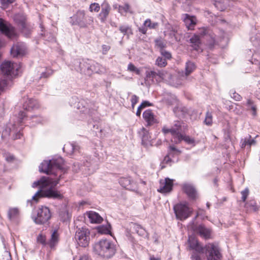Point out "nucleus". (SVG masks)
<instances>
[{
    "instance_id": "obj_46",
    "label": "nucleus",
    "mask_w": 260,
    "mask_h": 260,
    "mask_svg": "<svg viewBox=\"0 0 260 260\" xmlns=\"http://www.w3.org/2000/svg\"><path fill=\"white\" fill-rule=\"evenodd\" d=\"M89 9L90 12H98L100 10V6L98 3H92L90 4Z\"/></svg>"
},
{
    "instance_id": "obj_48",
    "label": "nucleus",
    "mask_w": 260,
    "mask_h": 260,
    "mask_svg": "<svg viewBox=\"0 0 260 260\" xmlns=\"http://www.w3.org/2000/svg\"><path fill=\"white\" fill-rule=\"evenodd\" d=\"M162 131L164 134L170 133L173 137L172 140H174V133H176V129H172V127L171 128H168L164 126L162 129Z\"/></svg>"
},
{
    "instance_id": "obj_6",
    "label": "nucleus",
    "mask_w": 260,
    "mask_h": 260,
    "mask_svg": "<svg viewBox=\"0 0 260 260\" xmlns=\"http://www.w3.org/2000/svg\"><path fill=\"white\" fill-rule=\"evenodd\" d=\"M94 252L107 258L112 257L116 251V245H93Z\"/></svg>"
},
{
    "instance_id": "obj_7",
    "label": "nucleus",
    "mask_w": 260,
    "mask_h": 260,
    "mask_svg": "<svg viewBox=\"0 0 260 260\" xmlns=\"http://www.w3.org/2000/svg\"><path fill=\"white\" fill-rule=\"evenodd\" d=\"M173 209L176 218L180 220L187 219L192 213L191 209L186 203L177 204L174 206Z\"/></svg>"
},
{
    "instance_id": "obj_11",
    "label": "nucleus",
    "mask_w": 260,
    "mask_h": 260,
    "mask_svg": "<svg viewBox=\"0 0 260 260\" xmlns=\"http://www.w3.org/2000/svg\"><path fill=\"white\" fill-rule=\"evenodd\" d=\"M26 46L22 42L15 44L11 49V54L13 57L23 55L25 53Z\"/></svg>"
},
{
    "instance_id": "obj_3",
    "label": "nucleus",
    "mask_w": 260,
    "mask_h": 260,
    "mask_svg": "<svg viewBox=\"0 0 260 260\" xmlns=\"http://www.w3.org/2000/svg\"><path fill=\"white\" fill-rule=\"evenodd\" d=\"M75 70L88 76L92 73L104 74L106 68L98 62L92 60H77L74 63Z\"/></svg>"
},
{
    "instance_id": "obj_8",
    "label": "nucleus",
    "mask_w": 260,
    "mask_h": 260,
    "mask_svg": "<svg viewBox=\"0 0 260 260\" xmlns=\"http://www.w3.org/2000/svg\"><path fill=\"white\" fill-rule=\"evenodd\" d=\"M0 69L3 74L13 77L18 75L19 67L16 63L7 61L2 64Z\"/></svg>"
},
{
    "instance_id": "obj_63",
    "label": "nucleus",
    "mask_w": 260,
    "mask_h": 260,
    "mask_svg": "<svg viewBox=\"0 0 260 260\" xmlns=\"http://www.w3.org/2000/svg\"><path fill=\"white\" fill-rule=\"evenodd\" d=\"M15 1V0H1L3 5H8L14 2Z\"/></svg>"
},
{
    "instance_id": "obj_61",
    "label": "nucleus",
    "mask_w": 260,
    "mask_h": 260,
    "mask_svg": "<svg viewBox=\"0 0 260 260\" xmlns=\"http://www.w3.org/2000/svg\"><path fill=\"white\" fill-rule=\"evenodd\" d=\"M189 244H200L194 237H190L188 239Z\"/></svg>"
},
{
    "instance_id": "obj_62",
    "label": "nucleus",
    "mask_w": 260,
    "mask_h": 260,
    "mask_svg": "<svg viewBox=\"0 0 260 260\" xmlns=\"http://www.w3.org/2000/svg\"><path fill=\"white\" fill-rule=\"evenodd\" d=\"M32 122H36V123H41L42 121V118L40 117H37L36 116H32Z\"/></svg>"
},
{
    "instance_id": "obj_9",
    "label": "nucleus",
    "mask_w": 260,
    "mask_h": 260,
    "mask_svg": "<svg viewBox=\"0 0 260 260\" xmlns=\"http://www.w3.org/2000/svg\"><path fill=\"white\" fill-rule=\"evenodd\" d=\"M0 31L10 39L17 37L16 29L10 23L0 18Z\"/></svg>"
},
{
    "instance_id": "obj_55",
    "label": "nucleus",
    "mask_w": 260,
    "mask_h": 260,
    "mask_svg": "<svg viewBox=\"0 0 260 260\" xmlns=\"http://www.w3.org/2000/svg\"><path fill=\"white\" fill-rule=\"evenodd\" d=\"M177 31L175 28H174L172 27L170 31V32L169 33V35L171 38H174L175 40L176 41H177V37H176V34L177 33Z\"/></svg>"
},
{
    "instance_id": "obj_54",
    "label": "nucleus",
    "mask_w": 260,
    "mask_h": 260,
    "mask_svg": "<svg viewBox=\"0 0 260 260\" xmlns=\"http://www.w3.org/2000/svg\"><path fill=\"white\" fill-rule=\"evenodd\" d=\"M127 69L128 71L131 72H136L137 74H139V70L136 68V67L132 63H130L128 65Z\"/></svg>"
},
{
    "instance_id": "obj_14",
    "label": "nucleus",
    "mask_w": 260,
    "mask_h": 260,
    "mask_svg": "<svg viewBox=\"0 0 260 260\" xmlns=\"http://www.w3.org/2000/svg\"><path fill=\"white\" fill-rule=\"evenodd\" d=\"M192 229L194 231L198 233L204 239L211 238V230L210 229L206 228L204 225L200 224L198 226H193Z\"/></svg>"
},
{
    "instance_id": "obj_32",
    "label": "nucleus",
    "mask_w": 260,
    "mask_h": 260,
    "mask_svg": "<svg viewBox=\"0 0 260 260\" xmlns=\"http://www.w3.org/2000/svg\"><path fill=\"white\" fill-rule=\"evenodd\" d=\"M251 138V136H248V138H245L244 139H242L241 141V148H244L246 145H248L250 147L251 145L255 144V141L254 139H250Z\"/></svg>"
},
{
    "instance_id": "obj_53",
    "label": "nucleus",
    "mask_w": 260,
    "mask_h": 260,
    "mask_svg": "<svg viewBox=\"0 0 260 260\" xmlns=\"http://www.w3.org/2000/svg\"><path fill=\"white\" fill-rule=\"evenodd\" d=\"M139 100V97L137 96L136 95H133L132 96V98L131 100V102L132 103V107L134 109L135 105L138 103Z\"/></svg>"
},
{
    "instance_id": "obj_21",
    "label": "nucleus",
    "mask_w": 260,
    "mask_h": 260,
    "mask_svg": "<svg viewBox=\"0 0 260 260\" xmlns=\"http://www.w3.org/2000/svg\"><path fill=\"white\" fill-rule=\"evenodd\" d=\"M182 140L184 141L188 144H193L194 143V140L193 139L190 138L188 136L182 134L179 135V136H177V137H175V139L172 140V141L175 144H179Z\"/></svg>"
},
{
    "instance_id": "obj_39",
    "label": "nucleus",
    "mask_w": 260,
    "mask_h": 260,
    "mask_svg": "<svg viewBox=\"0 0 260 260\" xmlns=\"http://www.w3.org/2000/svg\"><path fill=\"white\" fill-rule=\"evenodd\" d=\"M19 27L22 33H23L26 37H28L29 36L30 34V27L27 23Z\"/></svg>"
},
{
    "instance_id": "obj_20",
    "label": "nucleus",
    "mask_w": 260,
    "mask_h": 260,
    "mask_svg": "<svg viewBox=\"0 0 260 260\" xmlns=\"http://www.w3.org/2000/svg\"><path fill=\"white\" fill-rule=\"evenodd\" d=\"M80 147L75 143H68L66 144L63 148V150L66 152L68 154H72L73 153L79 152Z\"/></svg>"
},
{
    "instance_id": "obj_59",
    "label": "nucleus",
    "mask_w": 260,
    "mask_h": 260,
    "mask_svg": "<svg viewBox=\"0 0 260 260\" xmlns=\"http://www.w3.org/2000/svg\"><path fill=\"white\" fill-rule=\"evenodd\" d=\"M37 240L40 244H45V236L42 235H40L37 238Z\"/></svg>"
},
{
    "instance_id": "obj_18",
    "label": "nucleus",
    "mask_w": 260,
    "mask_h": 260,
    "mask_svg": "<svg viewBox=\"0 0 260 260\" xmlns=\"http://www.w3.org/2000/svg\"><path fill=\"white\" fill-rule=\"evenodd\" d=\"M143 117L147 123V126H150L158 123L157 120L155 118L153 113L151 110L145 111L143 113Z\"/></svg>"
},
{
    "instance_id": "obj_17",
    "label": "nucleus",
    "mask_w": 260,
    "mask_h": 260,
    "mask_svg": "<svg viewBox=\"0 0 260 260\" xmlns=\"http://www.w3.org/2000/svg\"><path fill=\"white\" fill-rule=\"evenodd\" d=\"M182 189L190 199L192 200L196 199L197 192L193 185L189 183H185L182 185Z\"/></svg>"
},
{
    "instance_id": "obj_60",
    "label": "nucleus",
    "mask_w": 260,
    "mask_h": 260,
    "mask_svg": "<svg viewBox=\"0 0 260 260\" xmlns=\"http://www.w3.org/2000/svg\"><path fill=\"white\" fill-rule=\"evenodd\" d=\"M152 105V104L148 101H145L141 103L140 106L143 109L146 107L151 106Z\"/></svg>"
},
{
    "instance_id": "obj_41",
    "label": "nucleus",
    "mask_w": 260,
    "mask_h": 260,
    "mask_svg": "<svg viewBox=\"0 0 260 260\" xmlns=\"http://www.w3.org/2000/svg\"><path fill=\"white\" fill-rule=\"evenodd\" d=\"M157 71H147L146 78L147 80H153L154 79H155L157 81Z\"/></svg>"
},
{
    "instance_id": "obj_51",
    "label": "nucleus",
    "mask_w": 260,
    "mask_h": 260,
    "mask_svg": "<svg viewBox=\"0 0 260 260\" xmlns=\"http://www.w3.org/2000/svg\"><path fill=\"white\" fill-rule=\"evenodd\" d=\"M156 45L160 48V50L164 49L166 47V44L161 40L157 39L155 40Z\"/></svg>"
},
{
    "instance_id": "obj_30",
    "label": "nucleus",
    "mask_w": 260,
    "mask_h": 260,
    "mask_svg": "<svg viewBox=\"0 0 260 260\" xmlns=\"http://www.w3.org/2000/svg\"><path fill=\"white\" fill-rule=\"evenodd\" d=\"M119 30L123 36H126L127 38L133 35V30L131 26L128 25H121L119 27Z\"/></svg>"
},
{
    "instance_id": "obj_16",
    "label": "nucleus",
    "mask_w": 260,
    "mask_h": 260,
    "mask_svg": "<svg viewBox=\"0 0 260 260\" xmlns=\"http://www.w3.org/2000/svg\"><path fill=\"white\" fill-rule=\"evenodd\" d=\"M119 183L124 188L129 190H135L137 185L130 177H121L119 179Z\"/></svg>"
},
{
    "instance_id": "obj_5",
    "label": "nucleus",
    "mask_w": 260,
    "mask_h": 260,
    "mask_svg": "<svg viewBox=\"0 0 260 260\" xmlns=\"http://www.w3.org/2000/svg\"><path fill=\"white\" fill-rule=\"evenodd\" d=\"M51 217L49 208L41 206L38 208L36 214L32 216L33 221L37 224H44L47 223Z\"/></svg>"
},
{
    "instance_id": "obj_47",
    "label": "nucleus",
    "mask_w": 260,
    "mask_h": 260,
    "mask_svg": "<svg viewBox=\"0 0 260 260\" xmlns=\"http://www.w3.org/2000/svg\"><path fill=\"white\" fill-rule=\"evenodd\" d=\"M230 93L231 98L235 101H239L242 99L241 96L234 90H231Z\"/></svg>"
},
{
    "instance_id": "obj_40",
    "label": "nucleus",
    "mask_w": 260,
    "mask_h": 260,
    "mask_svg": "<svg viewBox=\"0 0 260 260\" xmlns=\"http://www.w3.org/2000/svg\"><path fill=\"white\" fill-rule=\"evenodd\" d=\"M251 62L252 64L257 65L260 69V53H254L252 55Z\"/></svg>"
},
{
    "instance_id": "obj_4",
    "label": "nucleus",
    "mask_w": 260,
    "mask_h": 260,
    "mask_svg": "<svg viewBox=\"0 0 260 260\" xmlns=\"http://www.w3.org/2000/svg\"><path fill=\"white\" fill-rule=\"evenodd\" d=\"M64 160L60 157L53 158L49 160L43 161L39 166V171L47 175H57V172L63 169Z\"/></svg>"
},
{
    "instance_id": "obj_64",
    "label": "nucleus",
    "mask_w": 260,
    "mask_h": 260,
    "mask_svg": "<svg viewBox=\"0 0 260 260\" xmlns=\"http://www.w3.org/2000/svg\"><path fill=\"white\" fill-rule=\"evenodd\" d=\"M258 89L256 90L255 95L257 98L260 100V81L257 84Z\"/></svg>"
},
{
    "instance_id": "obj_35",
    "label": "nucleus",
    "mask_w": 260,
    "mask_h": 260,
    "mask_svg": "<svg viewBox=\"0 0 260 260\" xmlns=\"http://www.w3.org/2000/svg\"><path fill=\"white\" fill-rule=\"evenodd\" d=\"M181 122L179 121H175L173 126L172 127V129H176V133H174V138L179 136V135L181 134L182 125Z\"/></svg>"
},
{
    "instance_id": "obj_22",
    "label": "nucleus",
    "mask_w": 260,
    "mask_h": 260,
    "mask_svg": "<svg viewBox=\"0 0 260 260\" xmlns=\"http://www.w3.org/2000/svg\"><path fill=\"white\" fill-rule=\"evenodd\" d=\"M183 20L188 29H192L196 25V18L187 14L183 15Z\"/></svg>"
},
{
    "instance_id": "obj_56",
    "label": "nucleus",
    "mask_w": 260,
    "mask_h": 260,
    "mask_svg": "<svg viewBox=\"0 0 260 260\" xmlns=\"http://www.w3.org/2000/svg\"><path fill=\"white\" fill-rule=\"evenodd\" d=\"M1 260H12L10 253L8 251H5Z\"/></svg>"
},
{
    "instance_id": "obj_10",
    "label": "nucleus",
    "mask_w": 260,
    "mask_h": 260,
    "mask_svg": "<svg viewBox=\"0 0 260 260\" xmlns=\"http://www.w3.org/2000/svg\"><path fill=\"white\" fill-rule=\"evenodd\" d=\"M71 23L72 25H78L80 27H86L87 25V17L84 11H78L76 13L71 17Z\"/></svg>"
},
{
    "instance_id": "obj_45",
    "label": "nucleus",
    "mask_w": 260,
    "mask_h": 260,
    "mask_svg": "<svg viewBox=\"0 0 260 260\" xmlns=\"http://www.w3.org/2000/svg\"><path fill=\"white\" fill-rule=\"evenodd\" d=\"M144 25L146 27H148L149 28L153 29L155 28L158 25V23L157 22H151L150 19H147L146 20L144 23Z\"/></svg>"
},
{
    "instance_id": "obj_42",
    "label": "nucleus",
    "mask_w": 260,
    "mask_h": 260,
    "mask_svg": "<svg viewBox=\"0 0 260 260\" xmlns=\"http://www.w3.org/2000/svg\"><path fill=\"white\" fill-rule=\"evenodd\" d=\"M111 228V225L110 224H108L106 226L101 225L98 227V231L101 234H107L110 232V228Z\"/></svg>"
},
{
    "instance_id": "obj_28",
    "label": "nucleus",
    "mask_w": 260,
    "mask_h": 260,
    "mask_svg": "<svg viewBox=\"0 0 260 260\" xmlns=\"http://www.w3.org/2000/svg\"><path fill=\"white\" fill-rule=\"evenodd\" d=\"M139 133L142 139V144L147 145L148 142H150L151 139L148 131L145 128H142Z\"/></svg>"
},
{
    "instance_id": "obj_2",
    "label": "nucleus",
    "mask_w": 260,
    "mask_h": 260,
    "mask_svg": "<svg viewBox=\"0 0 260 260\" xmlns=\"http://www.w3.org/2000/svg\"><path fill=\"white\" fill-rule=\"evenodd\" d=\"M191 260H221L220 249L216 245H189Z\"/></svg>"
},
{
    "instance_id": "obj_49",
    "label": "nucleus",
    "mask_w": 260,
    "mask_h": 260,
    "mask_svg": "<svg viewBox=\"0 0 260 260\" xmlns=\"http://www.w3.org/2000/svg\"><path fill=\"white\" fill-rule=\"evenodd\" d=\"M162 57H164L165 59H170L172 58V55L171 53L169 51H166L165 49H162L160 50Z\"/></svg>"
},
{
    "instance_id": "obj_24",
    "label": "nucleus",
    "mask_w": 260,
    "mask_h": 260,
    "mask_svg": "<svg viewBox=\"0 0 260 260\" xmlns=\"http://www.w3.org/2000/svg\"><path fill=\"white\" fill-rule=\"evenodd\" d=\"M215 7L219 11H222L230 6V0H213Z\"/></svg>"
},
{
    "instance_id": "obj_19",
    "label": "nucleus",
    "mask_w": 260,
    "mask_h": 260,
    "mask_svg": "<svg viewBox=\"0 0 260 260\" xmlns=\"http://www.w3.org/2000/svg\"><path fill=\"white\" fill-rule=\"evenodd\" d=\"M24 109L27 111H30L39 108V104L38 101L32 99H27L23 104Z\"/></svg>"
},
{
    "instance_id": "obj_29",
    "label": "nucleus",
    "mask_w": 260,
    "mask_h": 260,
    "mask_svg": "<svg viewBox=\"0 0 260 260\" xmlns=\"http://www.w3.org/2000/svg\"><path fill=\"white\" fill-rule=\"evenodd\" d=\"M131 229L141 236H145L147 235L146 231L140 225L135 223H132Z\"/></svg>"
},
{
    "instance_id": "obj_27",
    "label": "nucleus",
    "mask_w": 260,
    "mask_h": 260,
    "mask_svg": "<svg viewBox=\"0 0 260 260\" xmlns=\"http://www.w3.org/2000/svg\"><path fill=\"white\" fill-rule=\"evenodd\" d=\"M246 105L248 111L251 112V115L253 118L257 116V107L254 102L251 100H247Z\"/></svg>"
},
{
    "instance_id": "obj_13",
    "label": "nucleus",
    "mask_w": 260,
    "mask_h": 260,
    "mask_svg": "<svg viewBox=\"0 0 260 260\" xmlns=\"http://www.w3.org/2000/svg\"><path fill=\"white\" fill-rule=\"evenodd\" d=\"M173 180L169 178L160 181V187L158 191L161 193H168L172 189Z\"/></svg>"
},
{
    "instance_id": "obj_1",
    "label": "nucleus",
    "mask_w": 260,
    "mask_h": 260,
    "mask_svg": "<svg viewBox=\"0 0 260 260\" xmlns=\"http://www.w3.org/2000/svg\"><path fill=\"white\" fill-rule=\"evenodd\" d=\"M61 178V175L56 180H54L49 177H42L39 180L34 182L32 185L33 187L39 186L41 189L38 191L32 198V201L37 203L41 198H48L53 199L61 200L63 196L60 192L54 189L56 186L59 183Z\"/></svg>"
},
{
    "instance_id": "obj_34",
    "label": "nucleus",
    "mask_w": 260,
    "mask_h": 260,
    "mask_svg": "<svg viewBox=\"0 0 260 260\" xmlns=\"http://www.w3.org/2000/svg\"><path fill=\"white\" fill-rule=\"evenodd\" d=\"M14 20L19 27L26 23V17L23 15L17 14L14 16Z\"/></svg>"
},
{
    "instance_id": "obj_50",
    "label": "nucleus",
    "mask_w": 260,
    "mask_h": 260,
    "mask_svg": "<svg viewBox=\"0 0 260 260\" xmlns=\"http://www.w3.org/2000/svg\"><path fill=\"white\" fill-rule=\"evenodd\" d=\"M190 41L192 45L201 43L200 37L197 35H194L191 38H190Z\"/></svg>"
},
{
    "instance_id": "obj_38",
    "label": "nucleus",
    "mask_w": 260,
    "mask_h": 260,
    "mask_svg": "<svg viewBox=\"0 0 260 260\" xmlns=\"http://www.w3.org/2000/svg\"><path fill=\"white\" fill-rule=\"evenodd\" d=\"M245 207L249 210L255 212L258 210V207L255 201H250L245 204Z\"/></svg>"
},
{
    "instance_id": "obj_57",
    "label": "nucleus",
    "mask_w": 260,
    "mask_h": 260,
    "mask_svg": "<svg viewBox=\"0 0 260 260\" xmlns=\"http://www.w3.org/2000/svg\"><path fill=\"white\" fill-rule=\"evenodd\" d=\"M170 152L169 153V155H174L172 152H174V153H176L177 154L180 153V151L178 149H176V148L173 146H170Z\"/></svg>"
},
{
    "instance_id": "obj_12",
    "label": "nucleus",
    "mask_w": 260,
    "mask_h": 260,
    "mask_svg": "<svg viewBox=\"0 0 260 260\" xmlns=\"http://www.w3.org/2000/svg\"><path fill=\"white\" fill-rule=\"evenodd\" d=\"M101 11L99 14V18L101 22L104 23L107 20L111 11L110 5L108 2L105 1L101 5Z\"/></svg>"
},
{
    "instance_id": "obj_26",
    "label": "nucleus",
    "mask_w": 260,
    "mask_h": 260,
    "mask_svg": "<svg viewBox=\"0 0 260 260\" xmlns=\"http://www.w3.org/2000/svg\"><path fill=\"white\" fill-rule=\"evenodd\" d=\"M225 33L224 31H221L220 36L214 38V42L217 43L220 47H224L228 43V39L225 36Z\"/></svg>"
},
{
    "instance_id": "obj_36",
    "label": "nucleus",
    "mask_w": 260,
    "mask_h": 260,
    "mask_svg": "<svg viewBox=\"0 0 260 260\" xmlns=\"http://www.w3.org/2000/svg\"><path fill=\"white\" fill-rule=\"evenodd\" d=\"M59 234L58 232V230H54L51 233L50 244H55L58 243L59 242Z\"/></svg>"
},
{
    "instance_id": "obj_58",
    "label": "nucleus",
    "mask_w": 260,
    "mask_h": 260,
    "mask_svg": "<svg viewBox=\"0 0 260 260\" xmlns=\"http://www.w3.org/2000/svg\"><path fill=\"white\" fill-rule=\"evenodd\" d=\"M102 53L103 54H106L108 51L110 49L111 47L109 45H103L102 46Z\"/></svg>"
},
{
    "instance_id": "obj_37",
    "label": "nucleus",
    "mask_w": 260,
    "mask_h": 260,
    "mask_svg": "<svg viewBox=\"0 0 260 260\" xmlns=\"http://www.w3.org/2000/svg\"><path fill=\"white\" fill-rule=\"evenodd\" d=\"M157 81L160 80H167L170 79L171 75L163 70H157Z\"/></svg>"
},
{
    "instance_id": "obj_31",
    "label": "nucleus",
    "mask_w": 260,
    "mask_h": 260,
    "mask_svg": "<svg viewBox=\"0 0 260 260\" xmlns=\"http://www.w3.org/2000/svg\"><path fill=\"white\" fill-rule=\"evenodd\" d=\"M196 68L194 62L191 61H188L185 65V75L188 76Z\"/></svg>"
},
{
    "instance_id": "obj_52",
    "label": "nucleus",
    "mask_w": 260,
    "mask_h": 260,
    "mask_svg": "<svg viewBox=\"0 0 260 260\" xmlns=\"http://www.w3.org/2000/svg\"><path fill=\"white\" fill-rule=\"evenodd\" d=\"M242 200L243 202H245L249 194V189L248 188H246L244 190L241 191Z\"/></svg>"
},
{
    "instance_id": "obj_33",
    "label": "nucleus",
    "mask_w": 260,
    "mask_h": 260,
    "mask_svg": "<svg viewBox=\"0 0 260 260\" xmlns=\"http://www.w3.org/2000/svg\"><path fill=\"white\" fill-rule=\"evenodd\" d=\"M22 127L16 129L15 125H13L12 128H10V132L13 135V138L14 140L20 139L22 134L20 133Z\"/></svg>"
},
{
    "instance_id": "obj_23",
    "label": "nucleus",
    "mask_w": 260,
    "mask_h": 260,
    "mask_svg": "<svg viewBox=\"0 0 260 260\" xmlns=\"http://www.w3.org/2000/svg\"><path fill=\"white\" fill-rule=\"evenodd\" d=\"M86 214L91 223H100L103 220V218L95 212L90 211Z\"/></svg>"
},
{
    "instance_id": "obj_25",
    "label": "nucleus",
    "mask_w": 260,
    "mask_h": 260,
    "mask_svg": "<svg viewBox=\"0 0 260 260\" xmlns=\"http://www.w3.org/2000/svg\"><path fill=\"white\" fill-rule=\"evenodd\" d=\"M19 210L17 208H11L8 212V216L11 221H17L19 217Z\"/></svg>"
},
{
    "instance_id": "obj_43",
    "label": "nucleus",
    "mask_w": 260,
    "mask_h": 260,
    "mask_svg": "<svg viewBox=\"0 0 260 260\" xmlns=\"http://www.w3.org/2000/svg\"><path fill=\"white\" fill-rule=\"evenodd\" d=\"M155 64L159 67H165L167 64V62L163 57H158L156 60Z\"/></svg>"
},
{
    "instance_id": "obj_15",
    "label": "nucleus",
    "mask_w": 260,
    "mask_h": 260,
    "mask_svg": "<svg viewBox=\"0 0 260 260\" xmlns=\"http://www.w3.org/2000/svg\"><path fill=\"white\" fill-rule=\"evenodd\" d=\"M75 238L79 240V242L81 243L84 242H87L89 239V232L86 229H79L76 231Z\"/></svg>"
},
{
    "instance_id": "obj_44",
    "label": "nucleus",
    "mask_w": 260,
    "mask_h": 260,
    "mask_svg": "<svg viewBox=\"0 0 260 260\" xmlns=\"http://www.w3.org/2000/svg\"><path fill=\"white\" fill-rule=\"evenodd\" d=\"M205 123L207 125H211L212 123V113L207 111L206 114V117L204 120Z\"/></svg>"
}]
</instances>
